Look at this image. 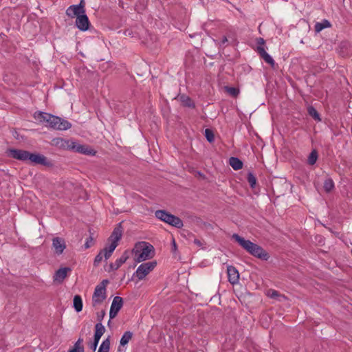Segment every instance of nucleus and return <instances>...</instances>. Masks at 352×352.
<instances>
[{"mask_svg": "<svg viewBox=\"0 0 352 352\" xmlns=\"http://www.w3.org/2000/svg\"><path fill=\"white\" fill-rule=\"evenodd\" d=\"M247 180H248V182L249 183L250 187L252 188H255L256 185V178L252 173H251V172L248 173V177H247Z\"/></svg>", "mask_w": 352, "mask_h": 352, "instance_id": "obj_30", "label": "nucleus"}, {"mask_svg": "<svg viewBox=\"0 0 352 352\" xmlns=\"http://www.w3.org/2000/svg\"><path fill=\"white\" fill-rule=\"evenodd\" d=\"M73 306L76 312H80L82 309V300L80 295H75L73 300Z\"/></svg>", "mask_w": 352, "mask_h": 352, "instance_id": "obj_19", "label": "nucleus"}, {"mask_svg": "<svg viewBox=\"0 0 352 352\" xmlns=\"http://www.w3.org/2000/svg\"><path fill=\"white\" fill-rule=\"evenodd\" d=\"M106 313L104 310H102L101 311L97 313V320L98 322H102Z\"/></svg>", "mask_w": 352, "mask_h": 352, "instance_id": "obj_36", "label": "nucleus"}, {"mask_svg": "<svg viewBox=\"0 0 352 352\" xmlns=\"http://www.w3.org/2000/svg\"><path fill=\"white\" fill-rule=\"evenodd\" d=\"M257 52L259 54L260 56L268 64H270L272 67H274L275 62L272 56L268 54L263 47L257 46Z\"/></svg>", "mask_w": 352, "mask_h": 352, "instance_id": "obj_16", "label": "nucleus"}, {"mask_svg": "<svg viewBox=\"0 0 352 352\" xmlns=\"http://www.w3.org/2000/svg\"><path fill=\"white\" fill-rule=\"evenodd\" d=\"M76 25L81 31H86L89 29L90 22L88 16L83 13L82 14L78 16L76 19Z\"/></svg>", "mask_w": 352, "mask_h": 352, "instance_id": "obj_12", "label": "nucleus"}, {"mask_svg": "<svg viewBox=\"0 0 352 352\" xmlns=\"http://www.w3.org/2000/svg\"><path fill=\"white\" fill-rule=\"evenodd\" d=\"M224 89L230 96L234 98H236L240 92L238 88L234 87L226 86Z\"/></svg>", "mask_w": 352, "mask_h": 352, "instance_id": "obj_29", "label": "nucleus"}, {"mask_svg": "<svg viewBox=\"0 0 352 352\" xmlns=\"http://www.w3.org/2000/svg\"><path fill=\"white\" fill-rule=\"evenodd\" d=\"M132 252L135 254L134 261L136 263L151 259L155 255L153 246L144 241L136 243Z\"/></svg>", "mask_w": 352, "mask_h": 352, "instance_id": "obj_4", "label": "nucleus"}, {"mask_svg": "<svg viewBox=\"0 0 352 352\" xmlns=\"http://www.w3.org/2000/svg\"><path fill=\"white\" fill-rule=\"evenodd\" d=\"M123 232L122 223H119L113 229L111 234L108 239V241L111 243L118 245V241L121 239Z\"/></svg>", "mask_w": 352, "mask_h": 352, "instance_id": "obj_11", "label": "nucleus"}, {"mask_svg": "<svg viewBox=\"0 0 352 352\" xmlns=\"http://www.w3.org/2000/svg\"><path fill=\"white\" fill-rule=\"evenodd\" d=\"M129 258V253L128 252V250H126L123 252V254H122V256L116 259V261H115V263H111L109 265V272H111V271H113V270H117L118 268H120V267L124 263L127 259Z\"/></svg>", "mask_w": 352, "mask_h": 352, "instance_id": "obj_13", "label": "nucleus"}, {"mask_svg": "<svg viewBox=\"0 0 352 352\" xmlns=\"http://www.w3.org/2000/svg\"><path fill=\"white\" fill-rule=\"evenodd\" d=\"M94 243V238L92 236H90L89 238L87 239L86 242L85 243V248L86 249L89 248L91 247Z\"/></svg>", "mask_w": 352, "mask_h": 352, "instance_id": "obj_35", "label": "nucleus"}, {"mask_svg": "<svg viewBox=\"0 0 352 352\" xmlns=\"http://www.w3.org/2000/svg\"><path fill=\"white\" fill-rule=\"evenodd\" d=\"M227 42H228V38H227V37H226V36H223L222 37V39H221V41L220 43H219V45H220V46H222V45H225Z\"/></svg>", "mask_w": 352, "mask_h": 352, "instance_id": "obj_40", "label": "nucleus"}, {"mask_svg": "<svg viewBox=\"0 0 352 352\" xmlns=\"http://www.w3.org/2000/svg\"><path fill=\"white\" fill-rule=\"evenodd\" d=\"M227 272L229 282L232 285L237 283L239 280V273L236 267L229 265L227 267Z\"/></svg>", "mask_w": 352, "mask_h": 352, "instance_id": "obj_14", "label": "nucleus"}, {"mask_svg": "<svg viewBox=\"0 0 352 352\" xmlns=\"http://www.w3.org/2000/svg\"><path fill=\"white\" fill-rule=\"evenodd\" d=\"M83 341L82 338H78L77 342L75 343L72 349H76V352H84L83 346H80V344Z\"/></svg>", "mask_w": 352, "mask_h": 352, "instance_id": "obj_32", "label": "nucleus"}, {"mask_svg": "<svg viewBox=\"0 0 352 352\" xmlns=\"http://www.w3.org/2000/svg\"><path fill=\"white\" fill-rule=\"evenodd\" d=\"M117 246L118 245H116V244L111 243L109 245L106 246L104 249L102 250L104 253V257L105 260H107L110 258Z\"/></svg>", "mask_w": 352, "mask_h": 352, "instance_id": "obj_20", "label": "nucleus"}, {"mask_svg": "<svg viewBox=\"0 0 352 352\" xmlns=\"http://www.w3.org/2000/svg\"><path fill=\"white\" fill-rule=\"evenodd\" d=\"M52 248L54 249V252L56 254H61L66 248L65 239L59 236L53 238Z\"/></svg>", "mask_w": 352, "mask_h": 352, "instance_id": "obj_10", "label": "nucleus"}, {"mask_svg": "<svg viewBox=\"0 0 352 352\" xmlns=\"http://www.w3.org/2000/svg\"><path fill=\"white\" fill-rule=\"evenodd\" d=\"M100 338H96V336H94V341L89 345L90 349H91L94 352L96 350L98 342Z\"/></svg>", "mask_w": 352, "mask_h": 352, "instance_id": "obj_34", "label": "nucleus"}, {"mask_svg": "<svg viewBox=\"0 0 352 352\" xmlns=\"http://www.w3.org/2000/svg\"><path fill=\"white\" fill-rule=\"evenodd\" d=\"M334 187V182L331 178L329 177L324 180L323 188L326 192H330Z\"/></svg>", "mask_w": 352, "mask_h": 352, "instance_id": "obj_25", "label": "nucleus"}, {"mask_svg": "<svg viewBox=\"0 0 352 352\" xmlns=\"http://www.w3.org/2000/svg\"><path fill=\"white\" fill-rule=\"evenodd\" d=\"M76 6L80 7L81 13H85V1H84V0H80V3L78 5H76Z\"/></svg>", "mask_w": 352, "mask_h": 352, "instance_id": "obj_38", "label": "nucleus"}, {"mask_svg": "<svg viewBox=\"0 0 352 352\" xmlns=\"http://www.w3.org/2000/svg\"><path fill=\"white\" fill-rule=\"evenodd\" d=\"M278 296V292L276 290H273L272 291V295H271V297L272 298H275L276 296Z\"/></svg>", "mask_w": 352, "mask_h": 352, "instance_id": "obj_42", "label": "nucleus"}, {"mask_svg": "<svg viewBox=\"0 0 352 352\" xmlns=\"http://www.w3.org/2000/svg\"><path fill=\"white\" fill-rule=\"evenodd\" d=\"M8 155L15 160L22 162L30 161L33 165L41 164L46 167H52V162L49 160L45 155L40 153H32L28 151L10 148L7 151Z\"/></svg>", "mask_w": 352, "mask_h": 352, "instance_id": "obj_1", "label": "nucleus"}, {"mask_svg": "<svg viewBox=\"0 0 352 352\" xmlns=\"http://www.w3.org/2000/svg\"><path fill=\"white\" fill-rule=\"evenodd\" d=\"M156 265V261L143 263L138 266L133 276H135L138 280H141L144 279L151 271H153Z\"/></svg>", "mask_w": 352, "mask_h": 352, "instance_id": "obj_7", "label": "nucleus"}, {"mask_svg": "<svg viewBox=\"0 0 352 352\" xmlns=\"http://www.w3.org/2000/svg\"><path fill=\"white\" fill-rule=\"evenodd\" d=\"M309 115L311 116L315 120L320 121L321 118L320 114L317 111V110L312 106H310L307 109Z\"/></svg>", "mask_w": 352, "mask_h": 352, "instance_id": "obj_28", "label": "nucleus"}, {"mask_svg": "<svg viewBox=\"0 0 352 352\" xmlns=\"http://www.w3.org/2000/svg\"><path fill=\"white\" fill-rule=\"evenodd\" d=\"M173 248H174V250H175V249H176V243H175V240H174V239H173Z\"/></svg>", "mask_w": 352, "mask_h": 352, "instance_id": "obj_43", "label": "nucleus"}, {"mask_svg": "<svg viewBox=\"0 0 352 352\" xmlns=\"http://www.w3.org/2000/svg\"><path fill=\"white\" fill-rule=\"evenodd\" d=\"M34 118L40 122H46L47 127L56 130L65 131L70 129L72 126V124L67 120L46 112H35Z\"/></svg>", "mask_w": 352, "mask_h": 352, "instance_id": "obj_2", "label": "nucleus"}, {"mask_svg": "<svg viewBox=\"0 0 352 352\" xmlns=\"http://www.w3.org/2000/svg\"><path fill=\"white\" fill-rule=\"evenodd\" d=\"M194 243L198 245L199 247H201L203 245L201 241L197 239H194Z\"/></svg>", "mask_w": 352, "mask_h": 352, "instance_id": "obj_41", "label": "nucleus"}, {"mask_svg": "<svg viewBox=\"0 0 352 352\" xmlns=\"http://www.w3.org/2000/svg\"><path fill=\"white\" fill-rule=\"evenodd\" d=\"M124 304L123 298L120 296L114 297L111 305L109 311L110 319L114 318L118 314L119 311L122 309ZM111 320H109L108 324L109 325Z\"/></svg>", "mask_w": 352, "mask_h": 352, "instance_id": "obj_8", "label": "nucleus"}, {"mask_svg": "<svg viewBox=\"0 0 352 352\" xmlns=\"http://www.w3.org/2000/svg\"><path fill=\"white\" fill-rule=\"evenodd\" d=\"M105 332V328L102 325V322H98L95 325V333L94 336L96 338H100Z\"/></svg>", "mask_w": 352, "mask_h": 352, "instance_id": "obj_22", "label": "nucleus"}, {"mask_svg": "<svg viewBox=\"0 0 352 352\" xmlns=\"http://www.w3.org/2000/svg\"><path fill=\"white\" fill-rule=\"evenodd\" d=\"M132 337H133L132 332H131L129 331H125L120 339V344L121 346H125L126 344H127L129 343V342L132 338Z\"/></svg>", "mask_w": 352, "mask_h": 352, "instance_id": "obj_24", "label": "nucleus"}, {"mask_svg": "<svg viewBox=\"0 0 352 352\" xmlns=\"http://www.w3.org/2000/svg\"><path fill=\"white\" fill-rule=\"evenodd\" d=\"M329 27H331V23L330 22L327 20V19H324L322 22L320 23H316V25H315V31L316 32H320V31H322L323 29L326 28H329Z\"/></svg>", "mask_w": 352, "mask_h": 352, "instance_id": "obj_23", "label": "nucleus"}, {"mask_svg": "<svg viewBox=\"0 0 352 352\" xmlns=\"http://www.w3.org/2000/svg\"><path fill=\"white\" fill-rule=\"evenodd\" d=\"M265 41L263 38L259 37L256 38V43L258 44V46H262L263 45L265 44Z\"/></svg>", "mask_w": 352, "mask_h": 352, "instance_id": "obj_39", "label": "nucleus"}, {"mask_svg": "<svg viewBox=\"0 0 352 352\" xmlns=\"http://www.w3.org/2000/svg\"><path fill=\"white\" fill-rule=\"evenodd\" d=\"M232 238L252 256L263 261H267L270 258L269 254L258 244L254 243L250 240L245 239L238 234H233Z\"/></svg>", "mask_w": 352, "mask_h": 352, "instance_id": "obj_3", "label": "nucleus"}, {"mask_svg": "<svg viewBox=\"0 0 352 352\" xmlns=\"http://www.w3.org/2000/svg\"><path fill=\"white\" fill-rule=\"evenodd\" d=\"M205 137L208 142L212 143L214 140V135L212 130L210 129H206L204 132Z\"/></svg>", "mask_w": 352, "mask_h": 352, "instance_id": "obj_31", "label": "nucleus"}, {"mask_svg": "<svg viewBox=\"0 0 352 352\" xmlns=\"http://www.w3.org/2000/svg\"><path fill=\"white\" fill-rule=\"evenodd\" d=\"M229 163L235 170L241 169L243 166V162L239 158L235 157H231L229 160Z\"/></svg>", "mask_w": 352, "mask_h": 352, "instance_id": "obj_18", "label": "nucleus"}, {"mask_svg": "<svg viewBox=\"0 0 352 352\" xmlns=\"http://www.w3.org/2000/svg\"><path fill=\"white\" fill-rule=\"evenodd\" d=\"M318 152L316 149H314L309 154L308 159H307V163L309 165H314L316 164L317 160H318Z\"/></svg>", "mask_w": 352, "mask_h": 352, "instance_id": "obj_27", "label": "nucleus"}, {"mask_svg": "<svg viewBox=\"0 0 352 352\" xmlns=\"http://www.w3.org/2000/svg\"><path fill=\"white\" fill-rule=\"evenodd\" d=\"M109 283V281L108 279H104L102 280V282L98 284L97 286L100 287L103 289H106V286Z\"/></svg>", "mask_w": 352, "mask_h": 352, "instance_id": "obj_37", "label": "nucleus"}, {"mask_svg": "<svg viewBox=\"0 0 352 352\" xmlns=\"http://www.w3.org/2000/svg\"><path fill=\"white\" fill-rule=\"evenodd\" d=\"M110 349V337L102 341L98 352H109Z\"/></svg>", "mask_w": 352, "mask_h": 352, "instance_id": "obj_26", "label": "nucleus"}, {"mask_svg": "<svg viewBox=\"0 0 352 352\" xmlns=\"http://www.w3.org/2000/svg\"><path fill=\"white\" fill-rule=\"evenodd\" d=\"M67 148L72 151L87 155H95L96 151L91 146L85 144H80L76 142L67 141Z\"/></svg>", "mask_w": 352, "mask_h": 352, "instance_id": "obj_6", "label": "nucleus"}, {"mask_svg": "<svg viewBox=\"0 0 352 352\" xmlns=\"http://www.w3.org/2000/svg\"><path fill=\"white\" fill-rule=\"evenodd\" d=\"M66 14L69 17H74L80 16L83 13H81V10L80 6H77L76 5L70 6L66 10Z\"/></svg>", "mask_w": 352, "mask_h": 352, "instance_id": "obj_17", "label": "nucleus"}, {"mask_svg": "<svg viewBox=\"0 0 352 352\" xmlns=\"http://www.w3.org/2000/svg\"><path fill=\"white\" fill-rule=\"evenodd\" d=\"M2 0H0V2Z\"/></svg>", "mask_w": 352, "mask_h": 352, "instance_id": "obj_45", "label": "nucleus"}, {"mask_svg": "<svg viewBox=\"0 0 352 352\" xmlns=\"http://www.w3.org/2000/svg\"><path fill=\"white\" fill-rule=\"evenodd\" d=\"M107 298L106 289L96 286L92 296V305L96 306L101 304Z\"/></svg>", "mask_w": 352, "mask_h": 352, "instance_id": "obj_9", "label": "nucleus"}, {"mask_svg": "<svg viewBox=\"0 0 352 352\" xmlns=\"http://www.w3.org/2000/svg\"><path fill=\"white\" fill-rule=\"evenodd\" d=\"M180 100L182 102L183 106H184V107H190V108L195 107V104L194 102L189 96H187L186 95H182L180 96Z\"/></svg>", "mask_w": 352, "mask_h": 352, "instance_id": "obj_21", "label": "nucleus"}, {"mask_svg": "<svg viewBox=\"0 0 352 352\" xmlns=\"http://www.w3.org/2000/svg\"><path fill=\"white\" fill-rule=\"evenodd\" d=\"M68 352H76V349H71Z\"/></svg>", "mask_w": 352, "mask_h": 352, "instance_id": "obj_44", "label": "nucleus"}, {"mask_svg": "<svg viewBox=\"0 0 352 352\" xmlns=\"http://www.w3.org/2000/svg\"><path fill=\"white\" fill-rule=\"evenodd\" d=\"M155 214L160 220L177 228H181L183 226V221L180 218L168 212L166 210H158Z\"/></svg>", "mask_w": 352, "mask_h": 352, "instance_id": "obj_5", "label": "nucleus"}, {"mask_svg": "<svg viewBox=\"0 0 352 352\" xmlns=\"http://www.w3.org/2000/svg\"><path fill=\"white\" fill-rule=\"evenodd\" d=\"M70 271L71 268L68 267L58 269L54 274V280L58 283H62L66 278L67 272Z\"/></svg>", "mask_w": 352, "mask_h": 352, "instance_id": "obj_15", "label": "nucleus"}, {"mask_svg": "<svg viewBox=\"0 0 352 352\" xmlns=\"http://www.w3.org/2000/svg\"><path fill=\"white\" fill-rule=\"evenodd\" d=\"M104 256V253L102 250L96 256L94 261V265L98 266L99 263L102 261V257Z\"/></svg>", "mask_w": 352, "mask_h": 352, "instance_id": "obj_33", "label": "nucleus"}]
</instances>
